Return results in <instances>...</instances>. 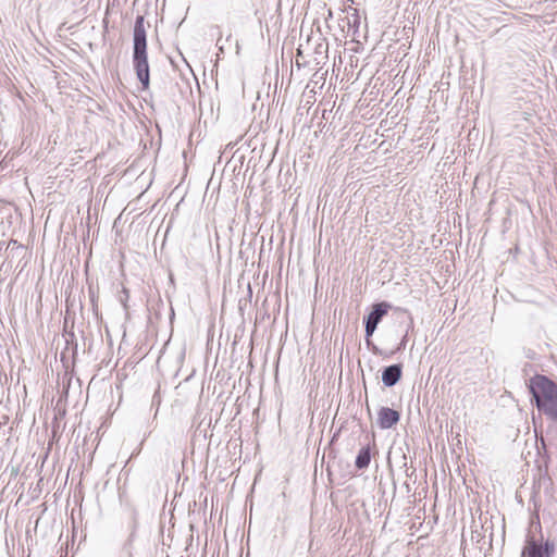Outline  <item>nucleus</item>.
<instances>
[{"label": "nucleus", "instance_id": "obj_8", "mask_svg": "<svg viewBox=\"0 0 557 557\" xmlns=\"http://www.w3.org/2000/svg\"><path fill=\"white\" fill-rule=\"evenodd\" d=\"M364 324H366V336H367V337L372 336V335H373V333H374V331H375V329H376V326L371 325V324H369V323H367V322H364Z\"/></svg>", "mask_w": 557, "mask_h": 557}, {"label": "nucleus", "instance_id": "obj_5", "mask_svg": "<svg viewBox=\"0 0 557 557\" xmlns=\"http://www.w3.org/2000/svg\"><path fill=\"white\" fill-rule=\"evenodd\" d=\"M401 376V366L392 364L386 367L382 372V382L385 386H394Z\"/></svg>", "mask_w": 557, "mask_h": 557}, {"label": "nucleus", "instance_id": "obj_6", "mask_svg": "<svg viewBox=\"0 0 557 557\" xmlns=\"http://www.w3.org/2000/svg\"><path fill=\"white\" fill-rule=\"evenodd\" d=\"M389 308L391 306L386 302L374 305L372 311L364 319V322L377 326L381 319L387 313Z\"/></svg>", "mask_w": 557, "mask_h": 557}, {"label": "nucleus", "instance_id": "obj_2", "mask_svg": "<svg viewBox=\"0 0 557 557\" xmlns=\"http://www.w3.org/2000/svg\"><path fill=\"white\" fill-rule=\"evenodd\" d=\"M134 67L144 89L149 86V65L147 59V37L144 16H137L134 26Z\"/></svg>", "mask_w": 557, "mask_h": 557}, {"label": "nucleus", "instance_id": "obj_3", "mask_svg": "<svg viewBox=\"0 0 557 557\" xmlns=\"http://www.w3.org/2000/svg\"><path fill=\"white\" fill-rule=\"evenodd\" d=\"M553 550L554 547L549 543H545L543 547L534 540H528L521 552V557H550Z\"/></svg>", "mask_w": 557, "mask_h": 557}, {"label": "nucleus", "instance_id": "obj_7", "mask_svg": "<svg viewBox=\"0 0 557 557\" xmlns=\"http://www.w3.org/2000/svg\"><path fill=\"white\" fill-rule=\"evenodd\" d=\"M371 460V454L369 447H363L359 450L356 458V467L358 469H364L369 466Z\"/></svg>", "mask_w": 557, "mask_h": 557}, {"label": "nucleus", "instance_id": "obj_1", "mask_svg": "<svg viewBox=\"0 0 557 557\" xmlns=\"http://www.w3.org/2000/svg\"><path fill=\"white\" fill-rule=\"evenodd\" d=\"M529 387L539 411L557 421V384L544 375H535Z\"/></svg>", "mask_w": 557, "mask_h": 557}, {"label": "nucleus", "instance_id": "obj_4", "mask_svg": "<svg viewBox=\"0 0 557 557\" xmlns=\"http://www.w3.org/2000/svg\"><path fill=\"white\" fill-rule=\"evenodd\" d=\"M399 419V412L387 407H382L377 413V423L381 429H391Z\"/></svg>", "mask_w": 557, "mask_h": 557}]
</instances>
